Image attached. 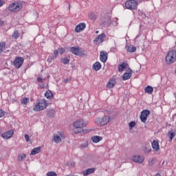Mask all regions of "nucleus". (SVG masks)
Instances as JSON below:
<instances>
[{
    "label": "nucleus",
    "mask_w": 176,
    "mask_h": 176,
    "mask_svg": "<svg viewBox=\"0 0 176 176\" xmlns=\"http://www.w3.org/2000/svg\"><path fill=\"white\" fill-rule=\"evenodd\" d=\"M87 124H89V122H87L83 119H80L75 121L73 123V127H74L72 129L73 133L74 134H80L82 133H84L85 130L83 129L84 127H86Z\"/></svg>",
    "instance_id": "1"
},
{
    "label": "nucleus",
    "mask_w": 176,
    "mask_h": 176,
    "mask_svg": "<svg viewBox=\"0 0 176 176\" xmlns=\"http://www.w3.org/2000/svg\"><path fill=\"white\" fill-rule=\"evenodd\" d=\"M176 61V51L172 50L168 51L165 57V63L167 65H172Z\"/></svg>",
    "instance_id": "2"
},
{
    "label": "nucleus",
    "mask_w": 176,
    "mask_h": 176,
    "mask_svg": "<svg viewBox=\"0 0 176 176\" xmlns=\"http://www.w3.org/2000/svg\"><path fill=\"white\" fill-rule=\"evenodd\" d=\"M47 107V100L45 99L38 100L36 102L35 106L33 107V111L35 112H39L41 111H43V109H46Z\"/></svg>",
    "instance_id": "3"
},
{
    "label": "nucleus",
    "mask_w": 176,
    "mask_h": 176,
    "mask_svg": "<svg viewBox=\"0 0 176 176\" xmlns=\"http://www.w3.org/2000/svg\"><path fill=\"white\" fill-rule=\"evenodd\" d=\"M109 120H111L109 116H104L96 118L95 124H97V126H99L100 127H102L103 126H107V124L109 123Z\"/></svg>",
    "instance_id": "4"
},
{
    "label": "nucleus",
    "mask_w": 176,
    "mask_h": 176,
    "mask_svg": "<svg viewBox=\"0 0 176 176\" xmlns=\"http://www.w3.org/2000/svg\"><path fill=\"white\" fill-rule=\"evenodd\" d=\"M21 9H23V6L19 2L12 3L8 6V10H10V12H20Z\"/></svg>",
    "instance_id": "5"
},
{
    "label": "nucleus",
    "mask_w": 176,
    "mask_h": 176,
    "mask_svg": "<svg viewBox=\"0 0 176 176\" xmlns=\"http://www.w3.org/2000/svg\"><path fill=\"white\" fill-rule=\"evenodd\" d=\"M138 6V3L135 0H129L125 2V8L129 10H135Z\"/></svg>",
    "instance_id": "6"
},
{
    "label": "nucleus",
    "mask_w": 176,
    "mask_h": 176,
    "mask_svg": "<svg viewBox=\"0 0 176 176\" xmlns=\"http://www.w3.org/2000/svg\"><path fill=\"white\" fill-rule=\"evenodd\" d=\"M65 134H64L63 132H57V133L54 134L52 138L53 142H55L56 144H59V142H61L63 140H65Z\"/></svg>",
    "instance_id": "7"
},
{
    "label": "nucleus",
    "mask_w": 176,
    "mask_h": 176,
    "mask_svg": "<svg viewBox=\"0 0 176 176\" xmlns=\"http://www.w3.org/2000/svg\"><path fill=\"white\" fill-rule=\"evenodd\" d=\"M24 63V58L23 57H16L14 60L13 61V65L16 69H19L23 67V64Z\"/></svg>",
    "instance_id": "8"
},
{
    "label": "nucleus",
    "mask_w": 176,
    "mask_h": 176,
    "mask_svg": "<svg viewBox=\"0 0 176 176\" xmlns=\"http://www.w3.org/2000/svg\"><path fill=\"white\" fill-rule=\"evenodd\" d=\"M70 50L73 54L76 56H79V57H82V56H85V51L82 48H79L78 47H72Z\"/></svg>",
    "instance_id": "9"
},
{
    "label": "nucleus",
    "mask_w": 176,
    "mask_h": 176,
    "mask_svg": "<svg viewBox=\"0 0 176 176\" xmlns=\"http://www.w3.org/2000/svg\"><path fill=\"white\" fill-rule=\"evenodd\" d=\"M151 115V111L148 109H144L141 112L140 120L142 123H146L148 120V116Z\"/></svg>",
    "instance_id": "10"
},
{
    "label": "nucleus",
    "mask_w": 176,
    "mask_h": 176,
    "mask_svg": "<svg viewBox=\"0 0 176 176\" xmlns=\"http://www.w3.org/2000/svg\"><path fill=\"white\" fill-rule=\"evenodd\" d=\"M132 162H134V163H139V164H141V163H144V160H145V157L142 155H134L131 158Z\"/></svg>",
    "instance_id": "11"
},
{
    "label": "nucleus",
    "mask_w": 176,
    "mask_h": 176,
    "mask_svg": "<svg viewBox=\"0 0 176 176\" xmlns=\"http://www.w3.org/2000/svg\"><path fill=\"white\" fill-rule=\"evenodd\" d=\"M107 38V34L105 33H102L99 34L94 40V42L95 43H102L104 42V39Z\"/></svg>",
    "instance_id": "12"
},
{
    "label": "nucleus",
    "mask_w": 176,
    "mask_h": 176,
    "mask_svg": "<svg viewBox=\"0 0 176 176\" xmlns=\"http://www.w3.org/2000/svg\"><path fill=\"white\" fill-rule=\"evenodd\" d=\"M13 134H14V131L13 130H10V131L3 133L1 134V137L4 140H10V138L13 137Z\"/></svg>",
    "instance_id": "13"
},
{
    "label": "nucleus",
    "mask_w": 176,
    "mask_h": 176,
    "mask_svg": "<svg viewBox=\"0 0 176 176\" xmlns=\"http://www.w3.org/2000/svg\"><path fill=\"white\" fill-rule=\"evenodd\" d=\"M131 75H133V70L129 68L122 75V80H129L131 78Z\"/></svg>",
    "instance_id": "14"
},
{
    "label": "nucleus",
    "mask_w": 176,
    "mask_h": 176,
    "mask_svg": "<svg viewBox=\"0 0 176 176\" xmlns=\"http://www.w3.org/2000/svg\"><path fill=\"white\" fill-rule=\"evenodd\" d=\"M100 60L102 63H107V60H108V52L105 51H100Z\"/></svg>",
    "instance_id": "15"
},
{
    "label": "nucleus",
    "mask_w": 176,
    "mask_h": 176,
    "mask_svg": "<svg viewBox=\"0 0 176 176\" xmlns=\"http://www.w3.org/2000/svg\"><path fill=\"white\" fill-rule=\"evenodd\" d=\"M151 146L155 152H159L160 151V146H159V142L157 140H153L151 143Z\"/></svg>",
    "instance_id": "16"
},
{
    "label": "nucleus",
    "mask_w": 176,
    "mask_h": 176,
    "mask_svg": "<svg viewBox=\"0 0 176 176\" xmlns=\"http://www.w3.org/2000/svg\"><path fill=\"white\" fill-rule=\"evenodd\" d=\"M86 28V23H79L75 28L76 32H80V31H83Z\"/></svg>",
    "instance_id": "17"
},
{
    "label": "nucleus",
    "mask_w": 176,
    "mask_h": 176,
    "mask_svg": "<svg viewBox=\"0 0 176 176\" xmlns=\"http://www.w3.org/2000/svg\"><path fill=\"white\" fill-rule=\"evenodd\" d=\"M129 67V65L126 63H122L118 65V72H123L126 68Z\"/></svg>",
    "instance_id": "18"
},
{
    "label": "nucleus",
    "mask_w": 176,
    "mask_h": 176,
    "mask_svg": "<svg viewBox=\"0 0 176 176\" xmlns=\"http://www.w3.org/2000/svg\"><path fill=\"white\" fill-rule=\"evenodd\" d=\"M175 135H176L175 131H174V130L173 129L169 131L167 134V137H168L170 142L173 141V140H174V138H175Z\"/></svg>",
    "instance_id": "19"
},
{
    "label": "nucleus",
    "mask_w": 176,
    "mask_h": 176,
    "mask_svg": "<svg viewBox=\"0 0 176 176\" xmlns=\"http://www.w3.org/2000/svg\"><path fill=\"white\" fill-rule=\"evenodd\" d=\"M96 171V169L94 168H88L82 172V175L84 176L89 175V174H93Z\"/></svg>",
    "instance_id": "20"
},
{
    "label": "nucleus",
    "mask_w": 176,
    "mask_h": 176,
    "mask_svg": "<svg viewBox=\"0 0 176 176\" xmlns=\"http://www.w3.org/2000/svg\"><path fill=\"white\" fill-rule=\"evenodd\" d=\"M126 49L129 53H134L137 50V47H134L133 45L126 46Z\"/></svg>",
    "instance_id": "21"
},
{
    "label": "nucleus",
    "mask_w": 176,
    "mask_h": 176,
    "mask_svg": "<svg viewBox=\"0 0 176 176\" xmlns=\"http://www.w3.org/2000/svg\"><path fill=\"white\" fill-rule=\"evenodd\" d=\"M45 97L46 98H47V100H52V98H54V95H53V92H52V91L50 90H47L45 93Z\"/></svg>",
    "instance_id": "22"
},
{
    "label": "nucleus",
    "mask_w": 176,
    "mask_h": 176,
    "mask_svg": "<svg viewBox=\"0 0 176 176\" xmlns=\"http://www.w3.org/2000/svg\"><path fill=\"white\" fill-rule=\"evenodd\" d=\"M116 83V80L113 78H111L109 80L107 83V87L109 89H112L115 86Z\"/></svg>",
    "instance_id": "23"
},
{
    "label": "nucleus",
    "mask_w": 176,
    "mask_h": 176,
    "mask_svg": "<svg viewBox=\"0 0 176 176\" xmlns=\"http://www.w3.org/2000/svg\"><path fill=\"white\" fill-rule=\"evenodd\" d=\"M91 141L93 142H94V144H97L98 142H100V141H102V138L101 136H93L91 138Z\"/></svg>",
    "instance_id": "24"
},
{
    "label": "nucleus",
    "mask_w": 176,
    "mask_h": 176,
    "mask_svg": "<svg viewBox=\"0 0 176 176\" xmlns=\"http://www.w3.org/2000/svg\"><path fill=\"white\" fill-rule=\"evenodd\" d=\"M89 19L91 20V21H96L97 20V15L94 12H90L88 14Z\"/></svg>",
    "instance_id": "25"
},
{
    "label": "nucleus",
    "mask_w": 176,
    "mask_h": 176,
    "mask_svg": "<svg viewBox=\"0 0 176 176\" xmlns=\"http://www.w3.org/2000/svg\"><path fill=\"white\" fill-rule=\"evenodd\" d=\"M92 68L94 71H100V69H101V63H100V62L95 63L93 65Z\"/></svg>",
    "instance_id": "26"
},
{
    "label": "nucleus",
    "mask_w": 176,
    "mask_h": 176,
    "mask_svg": "<svg viewBox=\"0 0 176 176\" xmlns=\"http://www.w3.org/2000/svg\"><path fill=\"white\" fill-rule=\"evenodd\" d=\"M144 91L145 93H147V94H152L153 93V87L148 85L145 87Z\"/></svg>",
    "instance_id": "27"
},
{
    "label": "nucleus",
    "mask_w": 176,
    "mask_h": 176,
    "mask_svg": "<svg viewBox=\"0 0 176 176\" xmlns=\"http://www.w3.org/2000/svg\"><path fill=\"white\" fill-rule=\"evenodd\" d=\"M41 147L34 148L32 150V155H38L41 152Z\"/></svg>",
    "instance_id": "28"
},
{
    "label": "nucleus",
    "mask_w": 176,
    "mask_h": 176,
    "mask_svg": "<svg viewBox=\"0 0 176 176\" xmlns=\"http://www.w3.org/2000/svg\"><path fill=\"white\" fill-rule=\"evenodd\" d=\"M12 38L13 39H19L20 38V33H19V30H15L12 35Z\"/></svg>",
    "instance_id": "29"
},
{
    "label": "nucleus",
    "mask_w": 176,
    "mask_h": 176,
    "mask_svg": "<svg viewBox=\"0 0 176 176\" xmlns=\"http://www.w3.org/2000/svg\"><path fill=\"white\" fill-rule=\"evenodd\" d=\"M28 102H30V98H23L21 99V104L23 105H27Z\"/></svg>",
    "instance_id": "30"
},
{
    "label": "nucleus",
    "mask_w": 176,
    "mask_h": 176,
    "mask_svg": "<svg viewBox=\"0 0 176 176\" xmlns=\"http://www.w3.org/2000/svg\"><path fill=\"white\" fill-rule=\"evenodd\" d=\"M56 114V111H54V110L53 109H50L48 111H47V116L50 117V118H54V115Z\"/></svg>",
    "instance_id": "31"
},
{
    "label": "nucleus",
    "mask_w": 176,
    "mask_h": 176,
    "mask_svg": "<svg viewBox=\"0 0 176 176\" xmlns=\"http://www.w3.org/2000/svg\"><path fill=\"white\" fill-rule=\"evenodd\" d=\"M27 157V155L25 154H19L18 155V162H23Z\"/></svg>",
    "instance_id": "32"
},
{
    "label": "nucleus",
    "mask_w": 176,
    "mask_h": 176,
    "mask_svg": "<svg viewBox=\"0 0 176 176\" xmlns=\"http://www.w3.org/2000/svg\"><path fill=\"white\" fill-rule=\"evenodd\" d=\"M6 46V43L5 42L0 43V54L3 52V49H5Z\"/></svg>",
    "instance_id": "33"
},
{
    "label": "nucleus",
    "mask_w": 176,
    "mask_h": 176,
    "mask_svg": "<svg viewBox=\"0 0 176 176\" xmlns=\"http://www.w3.org/2000/svg\"><path fill=\"white\" fill-rule=\"evenodd\" d=\"M61 61H62L63 64L67 65V64H69V59L68 58H62Z\"/></svg>",
    "instance_id": "34"
},
{
    "label": "nucleus",
    "mask_w": 176,
    "mask_h": 176,
    "mask_svg": "<svg viewBox=\"0 0 176 176\" xmlns=\"http://www.w3.org/2000/svg\"><path fill=\"white\" fill-rule=\"evenodd\" d=\"M46 176H57V173L54 171H50L47 173Z\"/></svg>",
    "instance_id": "35"
},
{
    "label": "nucleus",
    "mask_w": 176,
    "mask_h": 176,
    "mask_svg": "<svg viewBox=\"0 0 176 176\" xmlns=\"http://www.w3.org/2000/svg\"><path fill=\"white\" fill-rule=\"evenodd\" d=\"M151 151H152V149L151 148V147H146L144 148V153L148 154V153H151Z\"/></svg>",
    "instance_id": "36"
},
{
    "label": "nucleus",
    "mask_w": 176,
    "mask_h": 176,
    "mask_svg": "<svg viewBox=\"0 0 176 176\" xmlns=\"http://www.w3.org/2000/svg\"><path fill=\"white\" fill-rule=\"evenodd\" d=\"M58 51L59 52L60 54H64L65 53V48H58Z\"/></svg>",
    "instance_id": "37"
},
{
    "label": "nucleus",
    "mask_w": 176,
    "mask_h": 176,
    "mask_svg": "<svg viewBox=\"0 0 176 176\" xmlns=\"http://www.w3.org/2000/svg\"><path fill=\"white\" fill-rule=\"evenodd\" d=\"M135 126V122H129V129H130V130H131V129H133V127H134Z\"/></svg>",
    "instance_id": "38"
},
{
    "label": "nucleus",
    "mask_w": 176,
    "mask_h": 176,
    "mask_svg": "<svg viewBox=\"0 0 176 176\" xmlns=\"http://www.w3.org/2000/svg\"><path fill=\"white\" fill-rule=\"evenodd\" d=\"M54 56H52L54 58H57V56H58V50H56L54 51Z\"/></svg>",
    "instance_id": "39"
},
{
    "label": "nucleus",
    "mask_w": 176,
    "mask_h": 176,
    "mask_svg": "<svg viewBox=\"0 0 176 176\" xmlns=\"http://www.w3.org/2000/svg\"><path fill=\"white\" fill-rule=\"evenodd\" d=\"M5 116V111L3 110L0 109V118H3Z\"/></svg>",
    "instance_id": "40"
},
{
    "label": "nucleus",
    "mask_w": 176,
    "mask_h": 176,
    "mask_svg": "<svg viewBox=\"0 0 176 176\" xmlns=\"http://www.w3.org/2000/svg\"><path fill=\"white\" fill-rule=\"evenodd\" d=\"M25 139L26 142H30V136L28 134L25 135Z\"/></svg>",
    "instance_id": "41"
},
{
    "label": "nucleus",
    "mask_w": 176,
    "mask_h": 176,
    "mask_svg": "<svg viewBox=\"0 0 176 176\" xmlns=\"http://www.w3.org/2000/svg\"><path fill=\"white\" fill-rule=\"evenodd\" d=\"M54 60V58L53 56H50L47 59V63H52Z\"/></svg>",
    "instance_id": "42"
},
{
    "label": "nucleus",
    "mask_w": 176,
    "mask_h": 176,
    "mask_svg": "<svg viewBox=\"0 0 176 176\" xmlns=\"http://www.w3.org/2000/svg\"><path fill=\"white\" fill-rule=\"evenodd\" d=\"M153 162H155V160H150L148 161V164H149V166H153Z\"/></svg>",
    "instance_id": "43"
},
{
    "label": "nucleus",
    "mask_w": 176,
    "mask_h": 176,
    "mask_svg": "<svg viewBox=\"0 0 176 176\" xmlns=\"http://www.w3.org/2000/svg\"><path fill=\"white\" fill-rule=\"evenodd\" d=\"M42 80H43V79L41 77L37 78V82L38 83H42Z\"/></svg>",
    "instance_id": "44"
},
{
    "label": "nucleus",
    "mask_w": 176,
    "mask_h": 176,
    "mask_svg": "<svg viewBox=\"0 0 176 176\" xmlns=\"http://www.w3.org/2000/svg\"><path fill=\"white\" fill-rule=\"evenodd\" d=\"M39 86H40V89H46V86H45V84H41Z\"/></svg>",
    "instance_id": "45"
},
{
    "label": "nucleus",
    "mask_w": 176,
    "mask_h": 176,
    "mask_svg": "<svg viewBox=\"0 0 176 176\" xmlns=\"http://www.w3.org/2000/svg\"><path fill=\"white\" fill-rule=\"evenodd\" d=\"M4 4H5V1L0 0V8H1V6H3Z\"/></svg>",
    "instance_id": "46"
},
{
    "label": "nucleus",
    "mask_w": 176,
    "mask_h": 176,
    "mask_svg": "<svg viewBox=\"0 0 176 176\" xmlns=\"http://www.w3.org/2000/svg\"><path fill=\"white\" fill-rule=\"evenodd\" d=\"M81 148H87V143H85L84 144H81Z\"/></svg>",
    "instance_id": "47"
},
{
    "label": "nucleus",
    "mask_w": 176,
    "mask_h": 176,
    "mask_svg": "<svg viewBox=\"0 0 176 176\" xmlns=\"http://www.w3.org/2000/svg\"><path fill=\"white\" fill-rule=\"evenodd\" d=\"M0 23H3V21H2L1 19H0Z\"/></svg>",
    "instance_id": "48"
},
{
    "label": "nucleus",
    "mask_w": 176,
    "mask_h": 176,
    "mask_svg": "<svg viewBox=\"0 0 176 176\" xmlns=\"http://www.w3.org/2000/svg\"><path fill=\"white\" fill-rule=\"evenodd\" d=\"M99 33V32H98V30H97L96 32V34H98Z\"/></svg>",
    "instance_id": "49"
},
{
    "label": "nucleus",
    "mask_w": 176,
    "mask_h": 176,
    "mask_svg": "<svg viewBox=\"0 0 176 176\" xmlns=\"http://www.w3.org/2000/svg\"><path fill=\"white\" fill-rule=\"evenodd\" d=\"M143 1H151V0H143Z\"/></svg>",
    "instance_id": "50"
},
{
    "label": "nucleus",
    "mask_w": 176,
    "mask_h": 176,
    "mask_svg": "<svg viewBox=\"0 0 176 176\" xmlns=\"http://www.w3.org/2000/svg\"><path fill=\"white\" fill-rule=\"evenodd\" d=\"M2 24H3V23H0V25H2Z\"/></svg>",
    "instance_id": "51"
},
{
    "label": "nucleus",
    "mask_w": 176,
    "mask_h": 176,
    "mask_svg": "<svg viewBox=\"0 0 176 176\" xmlns=\"http://www.w3.org/2000/svg\"><path fill=\"white\" fill-rule=\"evenodd\" d=\"M108 21V23H109V21Z\"/></svg>",
    "instance_id": "52"
}]
</instances>
